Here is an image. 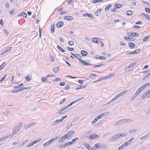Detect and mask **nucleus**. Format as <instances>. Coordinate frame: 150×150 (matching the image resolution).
Returning a JSON list of instances; mask_svg holds the SVG:
<instances>
[{
    "label": "nucleus",
    "instance_id": "f257e3e1",
    "mask_svg": "<svg viewBox=\"0 0 150 150\" xmlns=\"http://www.w3.org/2000/svg\"><path fill=\"white\" fill-rule=\"evenodd\" d=\"M127 135L126 133H118L112 136L110 139V142L117 140L119 138L125 137Z\"/></svg>",
    "mask_w": 150,
    "mask_h": 150
},
{
    "label": "nucleus",
    "instance_id": "f03ea898",
    "mask_svg": "<svg viewBox=\"0 0 150 150\" xmlns=\"http://www.w3.org/2000/svg\"><path fill=\"white\" fill-rule=\"evenodd\" d=\"M22 125V123L20 122L16 126L14 127L13 130V134H17V132H19L20 129L21 128Z\"/></svg>",
    "mask_w": 150,
    "mask_h": 150
},
{
    "label": "nucleus",
    "instance_id": "7ed1b4c3",
    "mask_svg": "<svg viewBox=\"0 0 150 150\" xmlns=\"http://www.w3.org/2000/svg\"><path fill=\"white\" fill-rule=\"evenodd\" d=\"M83 98V97H82L81 98H79V99H77L76 100H75L71 103H70V104L67 105L66 106L64 107H63L65 110L66 109H67L70 106H71L73 104H74V103H77L79 101L81 100Z\"/></svg>",
    "mask_w": 150,
    "mask_h": 150
},
{
    "label": "nucleus",
    "instance_id": "20e7f679",
    "mask_svg": "<svg viewBox=\"0 0 150 150\" xmlns=\"http://www.w3.org/2000/svg\"><path fill=\"white\" fill-rule=\"evenodd\" d=\"M135 64V63H131L129 66H127L125 68V71L126 72H128L131 70L133 69Z\"/></svg>",
    "mask_w": 150,
    "mask_h": 150
},
{
    "label": "nucleus",
    "instance_id": "39448f33",
    "mask_svg": "<svg viewBox=\"0 0 150 150\" xmlns=\"http://www.w3.org/2000/svg\"><path fill=\"white\" fill-rule=\"evenodd\" d=\"M95 146L97 147V149H103L107 148V146L104 144H101L99 143L96 144H95Z\"/></svg>",
    "mask_w": 150,
    "mask_h": 150
},
{
    "label": "nucleus",
    "instance_id": "423d86ee",
    "mask_svg": "<svg viewBox=\"0 0 150 150\" xmlns=\"http://www.w3.org/2000/svg\"><path fill=\"white\" fill-rule=\"evenodd\" d=\"M81 58H82V56L79 55V57L78 58V59H79V61L83 65L87 66L90 65H91L90 64H89L88 63H87V62H86L85 61L82 60V59H81Z\"/></svg>",
    "mask_w": 150,
    "mask_h": 150
},
{
    "label": "nucleus",
    "instance_id": "0eeeda50",
    "mask_svg": "<svg viewBox=\"0 0 150 150\" xmlns=\"http://www.w3.org/2000/svg\"><path fill=\"white\" fill-rule=\"evenodd\" d=\"M74 133V132L73 131H71L64 135L66 136L67 139H68L70 137L73 135Z\"/></svg>",
    "mask_w": 150,
    "mask_h": 150
},
{
    "label": "nucleus",
    "instance_id": "6e6552de",
    "mask_svg": "<svg viewBox=\"0 0 150 150\" xmlns=\"http://www.w3.org/2000/svg\"><path fill=\"white\" fill-rule=\"evenodd\" d=\"M139 34L138 33H132L130 32H128L127 33V35L128 36H131L132 37L137 36H138Z\"/></svg>",
    "mask_w": 150,
    "mask_h": 150
},
{
    "label": "nucleus",
    "instance_id": "1a4fd4ad",
    "mask_svg": "<svg viewBox=\"0 0 150 150\" xmlns=\"http://www.w3.org/2000/svg\"><path fill=\"white\" fill-rule=\"evenodd\" d=\"M101 39L100 38H93L92 41L94 42L98 43L99 42H101V41H100Z\"/></svg>",
    "mask_w": 150,
    "mask_h": 150
},
{
    "label": "nucleus",
    "instance_id": "9d476101",
    "mask_svg": "<svg viewBox=\"0 0 150 150\" xmlns=\"http://www.w3.org/2000/svg\"><path fill=\"white\" fill-rule=\"evenodd\" d=\"M35 124V123L33 122L29 124H27L25 125L24 126V128L25 129H27L29 127H31L32 126L34 125Z\"/></svg>",
    "mask_w": 150,
    "mask_h": 150
},
{
    "label": "nucleus",
    "instance_id": "9b49d317",
    "mask_svg": "<svg viewBox=\"0 0 150 150\" xmlns=\"http://www.w3.org/2000/svg\"><path fill=\"white\" fill-rule=\"evenodd\" d=\"M109 112H106L103 113V114H101L100 115H98V116L99 117V118L101 119L103 118L105 116H106L108 115L109 114Z\"/></svg>",
    "mask_w": 150,
    "mask_h": 150
},
{
    "label": "nucleus",
    "instance_id": "f8f14e48",
    "mask_svg": "<svg viewBox=\"0 0 150 150\" xmlns=\"http://www.w3.org/2000/svg\"><path fill=\"white\" fill-rule=\"evenodd\" d=\"M99 137L98 135L96 134H93L92 135H91L90 137V139H96L97 138H99Z\"/></svg>",
    "mask_w": 150,
    "mask_h": 150
},
{
    "label": "nucleus",
    "instance_id": "ddd939ff",
    "mask_svg": "<svg viewBox=\"0 0 150 150\" xmlns=\"http://www.w3.org/2000/svg\"><path fill=\"white\" fill-rule=\"evenodd\" d=\"M66 139H67L65 135H64L61 137L59 140V142L61 143L64 141Z\"/></svg>",
    "mask_w": 150,
    "mask_h": 150
},
{
    "label": "nucleus",
    "instance_id": "4468645a",
    "mask_svg": "<svg viewBox=\"0 0 150 150\" xmlns=\"http://www.w3.org/2000/svg\"><path fill=\"white\" fill-rule=\"evenodd\" d=\"M64 19L69 21H71L73 19V18L72 16H65L64 17Z\"/></svg>",
    "mask_w": 150,
    "mask_h": 150
},
{
    "label": "nucleus",
    "instance_id": "2eb2a0df",
    "mask_svg": "<svg viewBox=\"0 0 150 150\" xmlns=\"http://www.w3.org/2000/svg\"><path fill=\"white\" fill-rule=\"evenodd\" d=\"M63 25V22L62 21H60L56 24V26L57 28H60L62 27Z\"/></svg>",
    "mask_w": 150,
    "mask_h": 150
},
{
    "label": "nucleus",
    "instance_id": "dca6fc26",
    "mask_svg": "<svg viewBox=\"0 0 150 150\" xmlns=\"http://www.w3.org/2000/svg\"><path fill=\"white\" fill-rule=\"evenodd\" d=\"M59 70V67L58 66H55L53 68V71L56 74L57 73Z\"/></svg>",
    "mask_w": 150,
    "mask_h": 150
},
{
    "label": "nucleus",
    "instance_id": "f3484780",
    "mask_svg": "<svg viewBox=\"0 0 150 150\" xmlns=\"http://www.w3.org/2000/svg\"><path fill=\"white\" fill-rule=\"evenodd\" d=\"M129 46L131 49H134L135 47V45L132 42H129Z\"/></svg>",
    "mask_w": 150,
    "mask_h": 150
},
{
    "label": "nucleus",
    "instance_id": "a211bd4d",
    "mask_svg": "<svg viewBox=\"0 0 150 150\" xmlns=\"http://www.w3.org/2000/svg\"><path fill=\"white\" fill-rule=\"evenodd\" d=\"M65 109L64 108H63L57 112V114H59L60 115L62 114L65 112L64 111H63Z\"/></svg>",
    "mask_w": 150,
    "mask_h": 150
},
{
    "label": "nucleus",
    "instance_id": "6ab92c4d",
    "mask_svg": "<svg viewBox=\"0 0 150 150\" xmlns=\"http://www.w3.org/2000/svg\"><path fill=\"white\" fill-rule=\"evenodd\" d=\"M142 14L145 16V17L148 20L150 21V16L149 15L145 14L144 13H142Z\"/></svg>",
    "mask_w": 150,
    "mask_h": 150
},
{
    "label": "nucleus",
    "instance_id": "aec40b11",
    "mask_svg": "<svg viewBox=\"0 0 150 150\" xmlns=\"http://www.w3.org/2000/svg\"><path fill=\"white\" fill-rule=\"evenodd\" d=\"M123 38L127 41H134V38L127 37H124Z\"/></svg>",
    "mask_w": 150,
    "mask_h": 150
},
{
    "label": "nucleus",
    "instance_id": "412c9836",
    "mask_svg": "<svg viewBox=\"0 0 150 150\" xmlns=\"http://www.w3.org/2000/svg\"><path fill=\"white\" fill-rule=\"evenodd\" d=\"M12 48V47H8L5 50H4V51H3L1 54V55H2L4 54H5L6 52H8L9 51V50H10Z\"/></svg>",
    "mask_w": 150,
    "mask_h": 150
},
{
    "label": "nucleus",
    "instance_id": "4be33fe9",
    "mask_svg": "<svg viewBox=\"0 0 150 150\" xmlns=\"http://www.w3.org/2000/svg\"><path fill=\"white\" fill-rule=\"evenodd\" d=\"M18 16H22L23 17L26 18L27 16V14L25 12H22L18 15Z\"/></svg>",
    "mask_w": 150,
    "mask_h": 150
},
{
    "label": "nucleus",
    "instance_id": "5701e85b",
    "mask_svg": "<svg viewBox=\"0 0 150 150\" xmlns=\"http://www.w3.org/2000/svg\"><path fill=\"white\" fill-rule=\"evenodd\" d=\"M83 16H88L89 17L91 18H93V16L90 14L88 13H86L83 14Z\"/></svg>",
    "mask_w": 150,
    "mask_h": 150
},
{
    "label": "nucleus",
    "instance_id": "b1692460",
    "mask_svg": "<svg viewBox=\"0 0 150 150\" xmlns=\"http://www.w3.org/2000/svg\"><path fill=\"white\" fill-rule=\"evenodd\" d=\"M81 54L83 56H86L88 54V52H87L86 51H85L84 50H82L81 51Z\"/></svg>",
    "mask_w": 150,
    "mask_h": 150
},
{
    "label": "nucleus",
    "instance_id": "393cba45",
    "mask_svg": "<svg viewBox=\"0 0 150 150\" xmlns=\"http://www.w3.org/2000/svg\"><path fill=\"white\" fill-rule=\"evenodd\" d=\"M126 146L125 143H124L121 146L119 147L117 150H122L124 149Z\"/></svg>",
    "mask_w": 150,
    "mask_h": 150
},
{
    "label": "nucleus",
    "instance_id": "a878e982",
    "mask_svg": "<svg viewBox=\"0 0 150 150\" xmlns=\"http://www.w3.org/2000/svg\"><path fill=\"white\" fill-rule=\"evenodd\" d=\"M6 65V63L4 62L0 66V70H1L2 69H4Z\"/></svg>",
    "mask_w": 150,
    "mask_h": 150
},
{
    "label": "nucleus",
    "instance_id": "bb28decb",
    "mask_svg": "<svg viewBox=\"0 0 150 150\" xmlns=\"http://www.w3.org/2000/svg\"><path fill=\"white\" fill-rule=\"evenodd\" d=\"M99 119V117L98 116L95 118L93 120L92 122V124H93L95 123Z\"/></svg>",
    "mask_w": 150,
    "mask_h": 150
},
{
    "label": "nucleus",
    "instance_id": "cd10ccee",
    "mask_svg": "<svg viewBox=\"0 0 150 150\" xmlns=\"http://www.w3.org/2000/svg\"><path fill=\"white\" fill-rule=\"evenodd\" d=\"M112 6L111 4H110L108 5L106 8H105V11H107Z\"/></svg>",
    "mask_w": 150,
    "mask_h": 150
},
{
    "label": "nucleus",
    "instance_id": "c85d7f7f",
    "mask_svg": "<svg viewBox=\"0 0 150 150\" xmlns=\"http://www.w3.org/2000/svg\"><path fill=\"white\" fill-rule=\"evenodd\" d=\"M86 85H83V86L81 85V86H77L76 88V89H77V90H78V89H81V88H84L85 87H86Z\"/></svg>",
    "mask_w": 150,
    "mask_h": 150
},
{
    "label": "nucleus",
    "instance_id": "c756f323",
    "mask_svg": "<svg viewBox=\"0 0 150 150\" xmlns=\"http://www.w3.org/2000/svg\"><path fill=\"white\" fill-rule=\"evenodd\" d=\"M137 130V129H131L129 131V133L131 134H133L135 133Z\"/></svg>",
    "mask_w": 150,
    "mask_h": 150
},
{
    "label": "nucleus",
    "instance_id": "7c9ffc66",
    "mask_svg": "<svg viewBox=\"0 0 150 150\" xmlns=\"http://www.w3.org/2000/svg\"><path fill=\"white\" fill-rule=\"evenodd\" d=\"M57 47L58 50H59L60 51L62 52H64L65 51L59 45H57Z\"/></svg>",
    "mask_w": 150,
    "mask_h": 150
},
{
    "label": "nucleus",
    "instance_id": "2f4dec72",
    "mask_svg": "<svg viewBox=\"0 0 150 150\" xmlns=\"http://www.w3.org/2000/svg\"><path fill=\"white\" fill-rule=\"evenodd\" d=\"M132 12L129 10L127 11L126 12V14L128 16L129 15H131L132 14Z\"/></svg>",
    "mask_w": 150,
    "mask_h": 150
},
{
    "label": "nucleus",
    "instance_id": "473e14b6",
    "mask_svg": "<svg viewBox=\"0 0 150 150\" xmlns=\"http://www.w3.org/2000/svg\"><path fill=\"white\" fill-rule=\"evenodd\" d=\"M51 32L54 33V24H52L51 26Z\"/></svg>",
    "mask_w": 150,
    "mask_h": 150
},
{
    "label": "nucleus",
    "instance_id": "72a5a7b5",
    "mask_svg": "<svg viewBox=\"0 0 150 150\" xmlns=\"http://www.w3.org/2000/svg\"><path fill=\"white\" fill-rule=\"evenodd\" d=\"M150 76V73H149L144 76V77L143 78L142 80H144Z\"/></svg>",
    "mask_w": 150,
    "mask_h": 150
},
{
    "label": "nucleus",
    "instance_id": "f704fd0d",
    "mask_svg": "<svg viewBox=\"0 0 150 150\" xmlns=\"http://www.w3.org/2000/svg\"><path fill=\"white\" fill-rule=\"evenodd\" d=\"M13 135L14 134H10L8 136L4 137V138H5V139H8L10 138H11L13 137Z\"/></svg>",
    "mask_w": 150,
    "mask_h": 150
},
{
    "label": "nucleus",
    "instance_id": "c9c22d12",
    "mask_svg": "<svg viewBox=\"0 0 150 150\" xmlns=\"http://www.w3.org/2000/svg\"><path fill=\"white\" fill-rule=\"evenodd\" d=\"M140 49H138L135 50L134 52V54H137L139 53L140 51Z\"/></svg>",
    "mask_w": 150,
    "mask_h": 150
},
{
    "label": "nucleus",
    "instance_id": "e433bc0d",
    "mask_svg": "<svg viewBox=\"0 0 150 150\" xmlns=\"http://www.w3.org/2000/svg\"><path fill=\"white\" fill-rule=\"evenodd\" d=\"M103 1V0H93L92 1V2L95 4L102 1Z\"/></svg>",
    "mask_w": 150,
    "mask_h": 150
},
{
    "label": "nucleus",
    "instance_id": "4c0bfd02",
    "mask_svg": "<svg viewBox=\"0 0 150 150\" xmlns=\"http://www.w3.org/2000/svg\"><path fill=\"white\" fill-rule=\"evenodd\" d=\"M115 125H120L122 124V123L120 120L115 122Z\"/></svg>",
    "mask_w": 150,
    "mask_h": 150
},
{
    "label": "nucleus",
    "instance_id": "58836bf2",
    "mask_svg": "<svg viewBox=\"0 0 150 150\" xmlns=\"http://www.w3.org/2000/svg\"><path fill=\"white\" fill-rule=\"evenodd\" d=\"M78 138L77 137H76L75 138L73 139L72 140V141L71 142V144H74L75 142L78 139Z\"/></svg>",
    "mask_w": 150,
    "mask_h": 150
},
{
    "label": "nucleus",
    "instance_id": "ea45409f",
    "mask_svg": "<svg viewBox=\"0 0 150 150\" xmlns=\"http://www.w3.org/2000/svg\"><path fill=\"white\" fill-rule=\"evenodd\" d=\"M126 123L129 122H132L133 120L130 119H125Z\"/></svg>",
    "mask_w": 150,
    "mask_h": 150
},
{
    "label": "nucleus",
    "instance_id": "a19ab883",
    "mask_svg": "<svg viewBox=\"0 0 150 150\" xmlns=\"http://www.w3.org/2000/svg\"><path fill=\"white\" fill-rule=\"evenodd\" d=\"M144 89L143 88V87L142 86L137 91H138L139 92V93H140Z\"/></svg>",
    "mask_w": 150,
    "mask_h": 150
},
{
    "label": "nucleus",
    "instance_id": "79ce46f5",
    "mask_svg": "<svg viewBox=\"0 0 150 150\" xmlns=\"http://www.w3.org/2000/svg\"><path fill=\"white\" fill-rule=\"evenodd\" d=\"M148 94V93L147 92L144 93L142 97V99H144L145 98L146 96Z\"/></svg>",
    "mask_w": 150,
    "mask_h": 150
},
{
    "label": "nucleus",
    "instance_id": "37998d69",
    "mask_svg": "<svg viewBox=\"0 0 150 150\" xmlns=\"http://www.w3.org/2000/svg\"><path fill=\"white\" fill-rule=\"evenodd\" d=\"M71 54L72 55H73L74 57L75 58H77L78 59V58L79 57V55L77 54H73L72 53H71Z\"/></svg>",
    "mask_w": 150,
    "mask_h": 150
},
{
    "label": "nucleus",
    "instance_id": "c03bdc74",
    "mask_svg": "<svg viewBox=\"0 0 150 150\" xmlns=\"http://www.w3.org/2000/svg\"><path fill=\"white\" fill-rule=\"evenodd\" d=\"M115 8H119L122 7V6L121 5H117V4H115Z\"/></svg>",
    "mask_w": 150,
    "mask_h": 150
},
{
    "label": "nucleus",
    "instance_id": "a18cd8bd",
    "mask_svg": "<svg viewBox=\"0 0 150 150\" xmlns=\"http://www.w3.org/2000/svg\"><path fill=\"white\" fill-rule=\"evenodd\" d=\"M71 144H71V142H68L65 143V144H64V146H69V145H71Z\"/></svg>",
    "mask_w": 150,
    "mask_h": 150
},
{
    "label": "nucleus",
    "instance_id": "49530a36",
    "mask_svg": "<svg viewBox=\"0 0 150 150\" xmlns=\"http://www.w3.org/2000/svg\"><path fill=\"white\" fill-rule=\"evenodd\" d=\"M25 78L26 79V80L28 82L30 81L32 79V77H25Z\"/></svg>",
    "mask_w": 150,
    "mask_h": 150
},
{
    "label": "nucleus",
    "instance_id": "de8ad7c7",
    "mask_svg": "<svg viewBox=\"0 0 150 150\" xmlns=\"http://www.w3.org/2000/svg\"><path fill=\"white\" fill-rule=\"evenodd\" d=\"M41 140H42L41 139H39L37 140L34 141H33V143H34V144H35L40 142Z\"/></svg>",
    "mask_w": 150,
    "mask_h": 150
},
{
    "label": "nucleus",
    "instance_id": "09e8293b",
    "mask_svg": "<svg viewBox=\"0 0 150 150\" xmlns=\"http://www.w3.org/2000/svg\"><path fill=\"white\" fill-rule=\"evenodd\" d=\"M118 98L117 97V96H115L113 98H112L111 100V101H112V102H114V101H115L116 100H117V99H118Z\"/></svg>",
    "mask_w": 150,
    "mask_h": 150
},
{
    "label": "nucleus",
    "instance_id": "8fccbe9b",
    "mask_svg": "<svg viewBox=\"0 0 150 150\" xmlns=\"http://www.w3.org/2000/svg\"><path fill=\"white\" fill-rule=\"evenodd\" d=\"M149 36H147L146 37L144 38L143 40V41L144 42H145L147 41V40L149 39Z\"/></svg>",
    "mask_w": 150,
    "mask_h": 150
},
{
    "label": "nucleus",
    "instance_id": "3c124183",
    "mask_svg": "<svg viewBox=\"0 0 150 150\" xmlns=\"http://www.w3.org/2000/svg\"><path fill=\"white\" fill-rule=\"evenodd\" d=\"M104 65V64H101L99 65H97L96 66H94L93 67H102Z\"/></svg>",
    "mask_w": 150,
    "mask_h": 150
},
{
    "label": "nucleus",
    "instance_id": "603ef678",
    "mask_svg": "<svg viewBox=\"0 0 150 150\" xmlns=\"http://www.w3.org/2000/svg\"><path fill=\"white\" fill-rule=\"evenodd\" d=\"M3 31L4 32L5 34L7 36L8 34V31L6 29H4Z\"/></svg>",
    "mask_w": 150,
    "mask_h": 150
},
{
    "label": "nucleus",
    "instance_id": "864d4df0",
    "mask_svg": "<svg viewBox=\"0 0 150 150\" xmlns=\"http://www.w3.org/2000/svg\"><path fill=\"white\" fill-rule=\"evenodd\" d=\"M85 146L88 149L91 148L90 146L88 144H85Z\"/></svg>",
    "mask_w": 150,
    "mask_h": 150
},
{
    "label": "nucleus",
    "instance_id": "5fc2aeb1",
    "mask_svg": "<svg viewBox=\"0 0 150 150\" xmlns=\"http://www.w3.org/2000/svg\"><path fill=\"white\" fill-rule=\"evenodd\" d=\"M145 10L148 13H150V9L147 8H145Z\"/></svg>",
    "mask_w": 150,
    "mask_h": 150
},
{
    "label": "nucleus",
    "instance_id": "6e6d98bb",
    "mask_svg": "<svg viewBox=\"0 0 150 150\" xmlns=\"http://www.w3.org/2000/svg\"><path fill=\"white\" fill-rule=\"evenodd\" d=\"M149 85V83H146L143 85L142 86L143 88L145 89L147 86H148Z\"/></svg>",
    "mask_w": 150,
    "mask_h": 150
},
{
    "label": "nucleus",
    "instance_id": "4d7b16f0",
    "mask_svg": "<svg viewBox=\"0 0 150 150\" xmlns=\"http://www.w3.org/2000/svg\"><path fill=\"white\" fill-rule=\"evenodd\" d=\"M58 124V122L57 121V120L54 121L51 124L52 126H54Z\"/></svg>",
    "mask_w": 150,
    "mask_h": 150
},
{
    "label": "nucleus",
    "instance_id": "13d9d810",
    "mask_svg": "<svg viewBox=\"0 0 150 150\" xmlns=\"http://www.w3.org/2000/svg\"><path fill=\"white\" fill-rule=\"evenodd\" d=\"M33 143V141L32 142H31L30 143L28 144V145L27 146V147H30L33 146V144H34V143Z\"/></svg>",
    "mask_w": 150,
    "mask_h": 150
},
{
    "label": "nucleus",
    "instance_id": "bf43d9fd",
    "mask_svg": "<svg viewBox=\"0 0 150 150\" xmlns=\"http://www.w3.org/2000/svg\"><path fill=\"white\" fill-rule=\"evenodd\" d=\"M68 44L70 45H73L74 44V42L72 41H70L68 42Z\"/></svg>",
    "mask_w": 150,
    "mask_h": 150
},
{
    "label": "nucleus",
    "instance_id": "052dcab7",
    "mask_svg": "<svg viewBox=\"0 0 150 150\" xmlns=\"http://www.w3.org/2000/svg\"><path fill=\"white\" fill-rule=\"evenodd\" d=\"M57 137H55L51 139L50 140H51V142H53L57 140Z\"/></svg>",
    "mask_w": 150,
    "mask_h": 150
},
{
    "label": "nucleus",
    "instance_id": "680f3d73",
    "mask_svg": "<svg viewBox=\"0 0 150 150\" xmlns=\"http://www.w3.org/2000/svg\"><path fill=\"white\" fill-rule=\"evenodd\" d=\"M99 59H102V60H105L106 59V58L105 57L100 56V57H99Z\"/></svg>",
    "mask_w": 150,
    "mask_h": 150
},
{
    "label": "nucleus",
    "instance_id": "e2e57ef3",
    "mask_svg": "<svg viewBox=\"0 0 150 150\" xmlns=\"http://www.w3.org/2000/svg\"><path fill=\"white\" fill-rule=\"evenodd\" d=\"M6 76V75L5 76H4L3 77V78L0 80V83H2L3 81H4L5 79V78Z\"/></svg>",
    "mask_w": 150,
    "mask_h": 150
},
{
    "label": "nucleus",
    "instance_id": "0e129e2a",
    "mask_svg": "<svg viewBox=\"0 0 150 150\" xmlns=\"http://www.w3.org/2000/svg\"><path fill=\"white\" fill-rule=\"evenodd\" d=\"M96 76H97L96 74H90V76L92 78H93L94 76L96 77Z\"/></svg>",
    "mask_w": 150,
    "mask_h": 150
},
{
    "label": "nucleus",
    "instance_id": "69168bd1",
    "mask_svg": "<svg viewBox=\"0 0 150 150\" xmlns=\"http://www.w3.org/2000/svg\"><path fill=\"white\" fill-rule=\"evenodd\" d=\"M67 12L66 11H61L60 14L61 15H64V14H67Z\"/></svg>",
    "mask_w": 150,
    "mask_h": 150
},
{
    "label": "nucleus",
    "instance_id": "338daca9",
    "mask_svg": "<svg viewBox=\"0 0 150 150\" xmlns=\"http://www.w3.org/2000/svg\"><path fill=\"white\" fill-rule=\"evenodd\" d=\"M140 93H139V92L138 91H137L134 95L137 97Z\"/></svg>",
    "mask_w": 150,
    "mask_h": 150
},
{
    "label": "nucleus",
    "instance_id": "774afa93",
    "mask_svg": "<svg viewBox=\"0 0 150 150\" xmlns=\"http://www.w3.org/2000/svg\"><path fill=\"white\" fill-rule=\"evenodd\" d=\"M123 95V94L122 93V92H121V93H119L117 95V97L118 98H119V97H120Z\"/></svg>",
    "mask_w": 150,
    "mask_h": 150
}]
</instances>
